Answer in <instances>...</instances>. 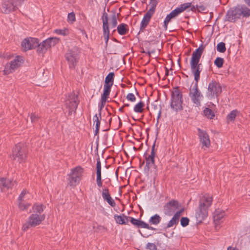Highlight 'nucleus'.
Segmentation results:
<instances>
[{"label": "nucleus", "mask_w": 250, "mask_h": 250, "mask_svg": "<svg viewBox=\"0 0 250 250\" xmlns=\"http://www.w3.org/2000/svg\"><path fill=\"white\" fill-rule=\"evenodd\" d=\"M205 47V45L200 44L193 52L190 61V70L194 75L195 83L189 89V96L196 106L201 105V101L203 99V96L199 90L198 83L200 78V73L202 70V65L199 62Z\"/></svg>", "instance_id": "nucleus-1"}, {"label": "nucleus", "mask_w": 250, "mask_h": 250, "mask_svg": "<svg viewBox=\"0 0 250 250\" xmlns=\"http://www.w3.org/2000/svg\"><path fill=\"white\" fill-rule=\"evenodd\" d=\"M213 197L208 193L203 195L200 199L199 206L196 212V217L199 222H202L208 216V209L211 206Z\"/></svg>", "instance_id": "nucleus-2"}, {"label": "nucleus", "mask_w": 250, "mask_h": 250, "mask_svg": "<svg viewBox=\"0 0 250 250\" xmlns=\"http://www.w3.org/2000/svg\"><path fill=\"white\" fill-rule=\"evenodd\" d=\"M183 102L182 93L178 88H175L171 93V108L176 112L182 110L183 109Z\"/></svg>", "instance_id": "nucleus-3"}, {"label": "nucleus", "mask_w": 250, "mask_h": 250, "mask_svg": "<svg viewBox=\"0 0 250 250\" xmlns=\"http://www.w3.org/2000/svg\"><path fill=\"white\" fill-rule=\"evenodd\" d=\"M27 152V148L24 144L19 143L13 148L11 157L19 163L24 162L26 158Z\"/></svg>", "instance_id": "nucleus-4"}, {"label": "nucleus", "mask_w": 250, "mask_h": 250, "mask_svg": "<svg viewBox=\"0 0 250 250\" xmlns=\"http://www.w3.org/2000/svg\"><path fill=\"white\" fill-rule=\"evenodd\" d=\"M45 215L44 214H31L27 221L23 224L22 230L24 231L27 230L31 227H35L39 225L45 219Z\"/></svg>", "instance_id": "nucleus-5"}, {"label": "nucleus", "mask_w": 250, "mask_h": 250, "mask_svg": "<svg viewBox=\"0 0 250 250\" xmlns=\"http://www.w3.org/2000/svg\"><path fill=\"white\" fill-rule=\"evenodd\" d=\"M222 92V86L217 82L212 80L208 85L207 97L210 100L217 98Z\"/></svg>", "instance_id": "nucleus-6"}, {"label": "nucleus", "mask_w": 250, "mask_h": 250, "mask_svg": "<svg viewBox=\"0 0 250 250\" xmlns=\"http://www.w3.org/2000/svg\"><path fill=\"white\" fill-rule=\"evenodd\" d=\"M23 63L22 57L20 56H16L14 60L6 63L3 70V73L8 75L13 73Z\"/></svg>", "instance_id": "nucleus-7"}, {"label": "nucleus", "mask_w": 250, "mask_h": 250, "mask_svg": "<svg viewBox=\"0 0 250 250\" xmlns=\"http://www.w3.org/2000/svg\"><path fill=\"white\" fill-rule=\"evenodd\" d=\"M83 170L81 167H77L71 170L69 177V184L70 186L75 187L79 183Z\"/></svg>", "instance_id": "nucleus-8"}, {"label": "nucleus", "mask_w": 250, "mask_h": 250, "mask_svg": "<svg viewBox=\"0 0 250 250\" xmlns=\"http://www.w3.org/2000/svg\"><path fill=\"white\" fill-rule=\"evenodd\" d=\"M59 39L56 37H51L43 41L41 43H38L37 51L40 53H44L52 46H55L58 42Z\"/></svg>", "instance_id": "nucleus-9"}, {"label": "nucleus", "mask_w": 250, "mask_h": 250, "mask_svg": "<svg viewBox=\"0 0 250 250\" xmlns=\"http://www.w3.org/2000/svg\"><path fill=\"white\" fill-rule=\"evenodd\" d=\"M65 57L70 68H75L79 59L78 50L76 48L69 50L65 54Z\"/></svg>", "instance_id": "nucleus-10"}, {"label": "nucleus", "mask_w": 250, "mask_h": 250, "mask_svg": "<svg viewBox=\"0 0 250 250\" xmlns=\"http://www.w3.org/2000/svg\"><path fill=\"white\" fill-rule=\"evenodd\" d=\"M241 12L238 6L230 8L227 13L225 16V21L229 22H234L241 17Z\"/></svg>", "instance_id": "nucleus-11"}, {"label": "nucleus", "mask_w": 250, "mask_h": 250, "mask_svg": "<svg viewBox=\"0 0 250 250\" xmlns=\"http://www.w3.org/2000/svg\"><path fill=\"white\" fill-rule=\"evenodd\" d=\"M38 45V39L32 37L24 39L21 43L22 48L24 51L33 49L36 47Z\"/></svg>", "instance_id": "nucleus-12"}, {"label": "nucleus", "mask_w": 250, "mask_h": 250, "mask_svg": "<svg viewBox=\"0 0 250 250\" xmlns=\"http://www.w3.org/2000/svg\"><path fill=\"white\" fill-rule=\"evenodd\" d=\"M103 27L104 31V37L105 42V46H107L109 40V30L108 23V14L104 11L102 16Z\"/></svg>", "instance_id": "nucleus-13"}, {"label": "nucleus", "mask_w": 250, "mask_h": 250, "mask_svg": "<svg viewBox=\"0 0 250 250\" xmlns=\"http://www.w3.org/2000/svg\"><path fill=\"white\" fill-rule=\"evenodd\" d=\"M179 207L180 205L177 201L172 200L165 205V213L168 215H171Z\"/></svg>", "instance_id": "nucleus-14"}, {"label": "nucleus", "mask_w": 250, "mask_h": 250, "mask_svg": "<svg viewBox=\"0 0 250 250\" xmlns=\"http://www.w3.org/2000/svg\"><path fill=\"white\" fill-rule=\"evenodd\" d=\"M79 101L77 96L75 94H71L66 101L65 105L71 111L75 110L78 107Z\"/></svg>", "instance_id": "nucleus-15"}, {"label": "nucleus", "mask_w": 250, "mask_h": 250, "mask_svg": "<svg viewBox=\"0 0 250 250\" xmlns=\"http://www.w3.org/2000/svg\"><path fill=\"white\" fill-rule=\"evenodd\" d=\"M198 136L202 147H209L210 145V141L208 134L206 131L198 128Z\"/></svg>", "instance_id": "nucleus-16"}, {"label": "nucleus", "mask_w": 250, "mask_h": 250, "mask_svg": "<svg viewBox=\"0 0 250 250\" xmlns=\"http://www.w3.org/2000/svg\"><path fill=\"white\" fill-rule=\"evenodd\" d=\"M144 157H145L146 161V165L144 167V172L145 173L148 174L150 168L153 167L156 169V165L155 164V158L147 155L146 152L144 155Z\"/></svg>", "instance_id": "nucleus-17"}, {"label": "nucleus", "mask_w": 250, "mask_h": 250, "mask_svg": "<svg viewBox=\"0 0 250 250\" xmlns=\"http://www.w3.org/2000/svg\"><path fill=\"white\" fill-rule=\"evenodd\" d=\"M102 197L103 199L105 201H106L108 204L110 205L111 207H114L115 206V202L110 196L108 188H105L103 189L102 192Z\"/></svg>", "instance_id": "nucleus-18"}, {"label": "nucleus", "mask_w": 250, "mask_h": 250, "mask_svg": "<svg viewBox=\"0 0 250 250\" xmlns=\"http://www.w3.org/2000/svg\"><path fill=\"white\" fill-rule=\"evenodd\" d=\"M152 15V14L147 12L145 14L141 22L140 32L143 31L147 26Z\"/></svg>", "instance_id": "nucleus-19"}, {"label": "nucleus", "mask_w": 250, "mask_h": 250, "mask_svg": "<svg viewBox=\"0 0 250 250\" xmlns=\"http://www.w3.org/2000/svg\"><path fill=\"white\" fill-rule=\"evenodd\" d=\"M11 181L8 179H0V192L8 189L11 187Z\"/></svg>", "instance_id": "nucleus-20"}, {"label": "nucleus", "mask_w": 250, "mask_h": 250, "mask_svg": "<svg viewBox=\"0 0 250 250\" xmlns=\"http://www.w3.org/2000/svg\"><path fill=\"white\" fill-rule=\"evenodd\" d=\"M225 215V213L224 211L219 209L215 210L213 214V218L216 226L219 224L221 220L224 217Z\"/></svg>", "instance_id": "nucleus-21"}, {"label": "nucleus", "mask_w": 250, "mask_h": 250, "mask_svg": "<svg viewBox=\"0 0 250 250\" xmlns=\"http://www.w3.org/2000/svg\"><path fill=\"white\" fill-rule=\"evenodd\" d=\"M114 218L116 222L120 225H126L128 222V216L124 214L121 215H115Z\"/></svg>", "instance_id": "nucleus-22"}, {"label": "nucleus", "mask_w": 250, "mask_h": 250, "mask_svg": "<svg viewBox=\"0 0 250 250\" xmlns=\"http://www.w3.org/2000/svg\"><path fill=\"white\" fill-rule=\"evenodd\" d=\"M117 30L119 35H125L128 31V25L125 23H121L118 25Z\"/></svg>", "instance_id": "nucleus-23"}, {"label": "nucleus", "mask_w": 250, "mask_h": 250, "mask_svg": "<svg viewBox=\"0 0 250 250\" xmlns=\"http://www.w3.org/2000/svg\"><path fill=\"white\" fill-rule=\"evenodd\" d=\"M45 207L42 204H35L32 207L33 214H42Z\"/></svg>", "instance_id": "nucleus-24"}, {"label": "nucleus", "mask_w": 250, "mask_h": 250, "mask_svg": "<svg viewBox=\"0 0 250 250\" xmlns=\"http://www.w3.org/2000/svg\"><path fill=\"white\" fill-rule=\"evenodd\" d=\"M239 111L236 109L231 111L227 117V122H234L236 117L239 115Z\"/></svg>", "instance_id": "nucleus-25"}, {"label": "nucleus", "mask_w": 250, "mask_h": 250, "mask_svg": "<svg viewBox=\"0 0 250 250\" xmlns=\"http://www.w3.org/2000/svg\"><path fill=\"white\" fill-rule=\"evenodd\" d=\"M161 217L159 214H156L151 216L149 219V223L151 225H157L160 223Z\"/></svg>", "instance_id": "nucleus-26"}, {"label": "nucleus", "mask_w": 250, "mask_h": 250, "mask_svg": "<svg viewBox=\"0 0 250 250\" xmlns=\"http://www.w3.org/2000/svg\"><path fill=\"white\" fill-rule=\"evenodd\" d=\"M114 76L113 72L109 73L105 77L104 84L112 86L114 82Z\"/></svg>", "instance_id": "nucleus-27"}, {"label": "nucleus", "mask_w": 250, "mask_h": 250, "mask_svg": "<svg viewBox=\"0 0 250 250\" xmlns=\"http://www.w3.org/2000/svg\"><path fill=\"white\" fill-rule=\"evenodd\" d=\"M112 86L104 84V92L102 95L101 98L107 99L109 98V95L111 91V88Z\"/></svg>", "instance_id": "nucleus-28"}, {"label": "nucleus", "mask_w": 250, "mask_h": 250, "mask_svg": "<svg viewBox=\"0 0 250 250\" xmlns=\"http://www.w3.org/2000/svg\"><path fill=\"white\" fill-rule=\"evenodd\" d=\"M239 6V9H240L241 15L243 17H249L250 16V9L245 6H240L238 5Z\"/></svg>", "instance_id": "nucleus-29"}, {"label": "nucleus", "mask_w": 250, "mask_h": 250, "mask_svg": "<svg viewBox=\"0 0 250 250\" xmlns=\"http://www.w3.org/2000/svg\"><path fill=\"white\" fill-rule=\"evenodd\" d=\"M144 105V103L142 101H140L134 106L133 108L134 111L138 113H142Z\"/></svg>", "instance_id": "nucleus-30"}, {"label": "nucleus", "mask_w": 250, "mask_h": 250, "mask_svg": "<svg viewBox=\"0 0 250 250\" xmlns=\"http://www.w3.org/2000/svg\"><path fill=\"white\" fill-rule=\"evenodd\" d=\"M203 112L204 115L208 119H212L215 116L213 111L208 107L205 108Z\"/></svg>", "instance_id": "nucleus-31"}, {"label": "nucleus", "mask_w": 250, "mask_h": 250, "mask_svg": "<svg viewBox=\"0 0 250 250\" xmlns=\"http://www.w3.org/2000/svg\"><path fill=\"white\" fill-rule=\"evenodd\" d=\"M179 218H178L177 215H174L171 219L168 222L167 225V228H169L174 225L177 224L179 222Z\"/></svg>", "instance_id": "nucleus-32"}, {"label": "nucleus", "mask_w": 250, "mask_h": 250, "mask_svg": "<svg viewBox=\"0 0 250 250\" xmlns=\"http://www.w3.org/2000/svg\"><path fill=\"white\" fill-rule=\"evenodd\" d=\"M31 204L25 202V200L18 201V207L21 210L27 209Z\"/></svg>", "instance_id": "nucleus-33"}, {"label": "nucleus", "mask_w": 250, "mask_h": 250, "mask_svg": "<svg viewBox=\"0 0 250 250\" xmlns=\"http://www.w3.org/2000/svg\"><path fill=\"white\" fill-rule=\"evenodd\" d=\"M150 3L149 4L150 5V8L149 9L148 11L147 12L151 13V14L153 15L156 7L157 5L158 2L156 0H150Z\"/></svg>", "instance_id": "nucleus-34"}, {"label": "nucleus", "mask_w": 250, "mask_h": 250, "mask_svg": "<svg viewBox=\"0 0 250 250\" xmlns=\"http://www.w3.org/2000/svg\"><path fill=\"white\" fill-rule=\"evenodd\" d=\"M157 101H155L151 104L152 108L154 110H158V113L157 116V122H158V119L160 117L161 115V108H159V105L157 104Z\"/></svg>", "instance_id": "nucleus-35"}, {"label": "nucleus", "mask_w": 250, "mask_h": 250, "mask_svg": "<svg viewBox=\"0 0 250 250\" xmlns=\"http://www.w3.org/2000/svg\"><path fill=\"white\" fill-rule=\"evenodd\" d=\"M217 50L220 53H224L226 51V48L225 43L223 42H220L217 45Z\"/></svg>", "instance_id": "nucleus-36"}, {"label": "nucleus", "mask_w": 250, "mask_h": 250, "mask_svg": "<svg viewBox=\"0 0 250 250\" xmlns=\"http://www.w3.org/2000/svg\"><path fill=\"white\" fill-rule=\"evenodd\" d=\"M224 60L223 58L220 57H217L214 61V64L218 67L221 68L223 66Z\"/></svg>", "instance_id": "nucleus-37"}, {"label": "nucleus", "mask_w": 250, "mask_h": 250, "mask_svg": "<svg viewBox=\"0 0 250 250\" xmlns=\"http://www.w3.org/2000/svg\"><path fill=\"white\" fill-rule=\"evenodd\" d=\"M96 174L97 177L101 176V164L99 158L97 159Z\"/></svg>", "instance_id": "nucleus-38"}, {"label": "nucleus", "mask_w": 250, "mask_h": 250, "mask_svg": "<svg viewBox=\"0 0 250 250\" xmlns=\"http://www.w3.org/2000/svg\"><path fill=\"white\" fill-rule=\"evenodd\" d=\"M106 100H107L106 99L101 98V104H100V105H99V109H98L99 115V116H100V118H101V111H102V110L104 108V105L105 104V103H106Z\"/></svg>", "instance_id": "nucleus-39"}, {"label": "nucleus", "mask_w": 250, "mask_h": 250, "mask_svg": "<svg viewBox=\"0 0 250 250\" xmlns=\"http://www.w3.org/2000/svg\"><path fill=\"white\" fill-rule=\"evenodd\" d=\"M117 25V17L116 13H114L111 16V21L110 26L112 28H115Z\"/></svg>", "instance_id": "nucleus-40"}, {"label": "nucleus", "mask_w": 250, "mask_h": 250, "mask_svg": "<svg viewBox=\"0 0 250 250\" xmlns=\"http://www.w3.org/2000/svg\"><path fill=\"white\" fill-rule=\"evenodd\" d=\"M172 19H173V18L171 16H170L169 14L166 16L164 21V28H165V30H167L168 22Z\"/></svg>", "instance_id": "nucleus-41"}, {"label": "nucleus", "mask_w": 250, "mask_h": 250, "mask_svg": "<svg viewBox=\"0 0 250 250\" xmlns=\"http://www.w3.org/2000/svg\"><path fill=\"white\" fill-rule=\"evenodd\" d=\"M189 221V220L188 218L182 217L180 220L181 225L183 227H185L188 225Z\"/></svg>", "instance_id": "nucleus-42"}, {"label": "nucleus", "mask_w": 250, "mask_h": 250, "mask_svg": "<svg viewBox=\"0 0 250 250\" xmlns=\"http://www.w3.org/2000/svg\"><path fill=\"white\" fill-rule=\"evenodd\" d=\"M55 32L59 35L65 36L68 34V31L66 29H56Z\"/></svg>", "instance_id": "nucleus-43"}, {"label": "nucleus", "mask_w": 250, "mask_h": 250, "mask_svg": "<svg viewBox=\"0 0 250 250\" xmlns=\"http://www.w3.org/2000/svg\"><path fill=\"white\" fill-rule=\"evenodd\" d=\"M140 220L135 219L133 217L128 216V221H130L133 225L138 227Z\"/></svg>", "instance_id": "nucleus-44"}, {"label": "nucleus", "mask_w": 250, "mask_h": 250, "mask_svg": "<svg viewBox=\"0 0 250 250\" xmlns=\"http://www.w3.org/2000/svg\"><path fill=\"white\" fill-rule=\"evenodd\" d=\"M68 21L69 22H71V23L73 22L76 20L75 15L74 12H71L68 14L67 16Z\"/></svg>", "instance_id": "nucleus-45"}, {"label": "nucleus", "mask_w": 250, "mask_h": 250, "mask_svg": "<svg viewBox=\"0 0 250 250\" xmlns=\"http://www.w3.org/2000/svg\"><path fill=\"white\" fill-rule=\"evenodd\" d=\"M146 249L149 250H157V247L154 243H148L146 244Z\"/></svg>", "instance_id": "nucleus-46"}, {"label": "nucleus", "mask_w": 250, "mask_h": 250, "mask_svg": "<svg viewBox=\"0 0 250 250\" xmlns=\"http://www.w3.org/2000/svg\"><path fill=\"white\" fill-rule=\"evenodd\" d=\"M39 117L35 113H32L30 116L31 121L33 123H36L39 119Z\"/></svg>", "instance_id": "nucleus-47"}, {"label": "nucleus", "mask_w": 250, "mask_h": 250, "mask_svg": "<svg viewBox=\"0 0 250 250\" xmlns=\"http://www.w3.org/2000/svg\"><path fill=\"white\" fill-rule=\"evenodd\" d=\"M126 99H127V100L130 101L132 102H134L136 101V97L135 95L131 93H128L126 95Z\"/></svg>", "instance_id": "nucleus-48"}, {"label": "nucleus", "mask_w": 250, "mask_h": 250, "mask_svg": "<svg viewBox=\"0 0 250 250\" xmlns=\"http://www.w3.org/2000/svg\"><path fill=\"white\" fill-rule=\"evenodd\" d=\"M26 193H27V191H26L25 190H23L21 192V193L20 194V195H19V198H18V201H20V200H22V201L25 200H26L25 195L26 194Z\"/></svg>", "instance_id": "nucleus-49"}, {"label": "nucleus", "mask_w": 250, "mask_h": 250, "mask_svg": "<svg viewBox=\"0 0 250 250\" xmlns=\"http://www.w3.org/2000/svg\"><path fill=\"white\" fill-rule=\"evenodd\" d=\"M191 3L190 2H187L183 3V4H181L180 6L181 9L182 10V11L183 12L184 10L187 9L188 8L190 7L191 6Z\"/></svg>", "instance_id": "nucleus-50"}, {"label": "nucleus", "mask_w": 250, "mask_h": 250, "mask_svg": "<svg viewBox=\"0 0 250 250\" xmlns=\"http://www.w3.org/2000/svg\"><path fill=\"white\" fill-rule=\"evenodd\" d=\"M94 123H96V127H99L100 126V121L99 120L97 114H95L93 117Z\"/></svg>", "instance_id": "nucleus-51"}, {"label": "nucleus", "mask_w": 250, "mask_h": 250, "mask_svg": "<svg viewBox=\"0 0 250 250\" xmlns=\"http://www.w3.org/2000/svg\"><path fill=\"white\" fill-rule=\"evenodd\" d=\"M138 227L147 229V228H148V224L143 221L140 220Z\"/></svg>", "instance_id": "nucleus-52"}, {"label": "nucleus", "mask_w": 250, "mask_h": 250, "mask_svg": "<svg viewBox=\"0 0 250 250\" xmlns=\"http://www.w3.org/2000/svg\"><path fill=\"white\" fill-rule=\"evenodd\" d=\"M155 144L154 143V144L153 145L152 148H151V153L149 155H148L149 156H151V157H153L154 158H155V156H156V151L155 150Z\"/></svg>", "instance_id": "nucleus-53"}, {"label": "nucleus", "mask_w": 250, "mask_h": 250, "mask_svg": "<svg viewBox=\"0 0 250 250\" xmlns=\"http://www.w3.org/2000/svg\"><path fill=\"white\" fill-rule=\"evenodd\" d=\"M96 182L97 184V186L99 187H102L103 185L102 181V177L101 176L97 177L96 178Z\"/></svg>", "instance_id": "nucleus-54"}, {"label": "nucleus", "mask_w": 250, "mask_h": 250, "mask_svg": "<svg viewBox=\"0 0 250 250\" xmlns=\"http://www.w3.org/2000/svg\"><path fill=\"white\" fill-rule=\"evenodd\" d=\"M174 12L176 14L177 16H178L180 13H182V10L181 9L180 7H177L174 10H173Z\"/></svg>", "instance_id": "nucleus-55"}, {"label": "nucleus", "mask_w": 250, "mask_h": 250, "mask_svg": "<svg viewBox=\"0 0 250 250\" xmlns=\"http://www.w3.org/2000/svg\"><path fill=\"white\" fill-rule=\"evenodd\" d=\"M183 211H184V208H182L180 210L176 211V212L174 215H177L178 218H179L180 215L183 212Z\"/></svg>", "instance_id": "nucleus-56"}, {"label": "nucleus", "mask_w": 250, "mask_h": 250, "mask_svg": "<svg viewBox=\"0 0 250 250\" xmlns=\"http://www.w3.org/2000/svg\"><path fill=\"white\" fill-rule=\"evenodd\" d=\"M139 232L142 236H143L144 237H146V238L148 237L149 236H150L151 235L150 234H147L146 233H143L142 232H141V231L140 230H139Z\"/></svg>", "instance_id": "nucleus-57"}, {"label": "nucleus", "mask_w": 250, "mask_h": 250, "mask_svg": "<svg viewBox=\"0 0 250 250\" xmlns=\"http://www.w3.org/2000/svg\"><path fill=\"white\" fill-rule=\"evenodd\" d=\"M169 15L170 16H171L173 18L176 17L177 16L176 14L174 12V11L172 10L170 13Z\"/></svg>", "instance_id": "nucleus-58"}, {"label": "nucleus", "mask_w": 250, "mask_h": 250, "mask_svg": "<svg viewBox=\"0 0 250 250\" xmlns=\"http://www.w3.org/2000/svg\"><path fill=\"white\" fill-rule=\"evenodd\" d=\"M227 250H239L236 249V248H234V247L229 246Z\"/></svg>", "instance_id": "nucleus-59"}, {"label": "nucleus", "mask_w": 250, "mask_h": 250, "mask_svg": "<svg viewBox=\"0 0 250 250\" xmlns=\"http://www.w3.org/2000/svg\"><path fill=\"white\" fill-rule=\"evenodd\" d=\"M99 131V127H96V129L95 130L94 135H98Z\"/></svg>", "instance_id": "nucleus-60"}, {"label": "nucleus", "mask_w": 250, "mask_h": 250, "mask_svg": "<svg viewBox=\"0 0 250 250\" xmlns=\"http://www.w3.org/2000/svg\"><path fill=\"white\" fill-rule=\"evenodd\" d=\"M147 229H150V230H155L156 229L153 227L149 226V225H148V228H147Z\"/></svg>", "instance_id": "nucleus-61"}, {"label": "nucleus", "mask_w": 250, "mask_h": 250, "mask_svg": "<svg viewBox=\"0 0 250 250\" xmlns=\"http://www.w3.org/2000/svg\"><path fill=\"white\" fill-rule=\"evenodd\" d=\"M245 2L250 6V0H244Z\"/></svg>", "instance_id": "nucleus-62"}, {"label": "nucleus", "mask_w": 250, "mask_h": 250, "mask_svg": "<svg viewBox=\"0 0 250 250\" xmlns=\"http://www.w3.org/2000/svg\"><path fill=\"white\" fill-rule=\"evenodd\" d=\"M123 108H124V107H123V106H122V107H120V108H119V111L120 112H123Z\"/></svg>", "instance_id": "nucleus-63"}, {"label": "nucleus", "mask_w": 250, "mask_h": 250, "mask_svg": "<svg viewBox=\"0 0 250 250\" xmlns=\"http://www.w3.org/2000/svg\"><path fill=\"white\" fill-rule=\"evenodd\" d=\"M0 57L5 58V57L4 54H2L1 52H0Z\"/></svg>", "instance_id": "nucleus-64"}]
</instances>
